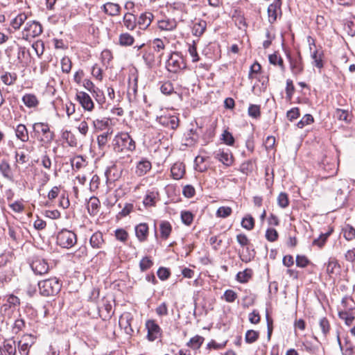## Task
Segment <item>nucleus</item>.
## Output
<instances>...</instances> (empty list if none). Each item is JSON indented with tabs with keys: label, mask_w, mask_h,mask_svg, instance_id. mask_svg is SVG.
Listing matches in <instances>:
<instances>
[{
	"label": "nucleus",
	"mask_w": 355,
	"mask_h": 355,
	"mask_svg": "<svg viewBox=\"0 0 355 355\" xmlns=\"http://www.w3.org/2000/svg\"><path fill=\"white\" fill-rule=\"evenodd\" d=\"M113 149L115 152L133 151L135 142L127 132H121L116 135L112 141Z\"/></svg>",
	"instance_id": "nucleus-1"
},
{
	"label": "nucleus",
	"mask_w": 355,
	"mask_h": 355,
	"mask_svg": "<svg viewBox=\"0 0 355 355\" xmlns=\"http://www.w3.org/2000/svg\"><path fill=\"white\" fill-rule=\"evenodd\" d=\"M38 287L42 295L54 296L61 290L62 284L58 278L52 277L39 282Z\"/></svg>",
	"instance_id": "nucleus-2"
},
{
	"label": "nucleus",
	"mask_w": 355,
	"mask_h": 355,
	"mask_svg": "<svg viewBox=\"0 0 355 355\" xmlns=\"http://www.w3.org/2000/svg\"><path fill=\"white\" fill-rule=\"evenodd\" d=\"M33 129L37 139L44 144H51L54 139L55 135L50 130L49 126L44 123H35Z\"/></svg>",
	"instance_id": "nucleus-3"
},
{
	"label": "nucleus",
	"mask_w": 355,
	"mask_h": 355,
	"mask_svg": "<svg viewBox=\"0 0 355 355\" xmlns=\"http://www.w3.org/2000/svg\"><path fill=\"white\" fill-rule=\"evenodd\" d=\"M187 68L185 58L180 52H173L166 62V69L169 72L178 73Z\"/></svg>",
	"instance_id": "nucleus-4"
},
{
	"label": "nucleus",
	"mask_w": 355,
	"mask_h": 355,
	"mask_svg": "<svg viewBox=\"0 0 355 355\" xmlns=\"http://www.w3.org/2000/svg\"><path fill=\"white\" fill-rule=\"evenodd\" d=\"M77 243L76 234L70 230L64 229L58 233L57 244L63 248H71Z\"/></svg>",
	"instance_id": "nucleus-5"
},
{
	"label": "nucleus",
	"mask_w": 355,
	"mask_h": 355,
	"mask_svg": "<svg viewBox=\"0 0 355 355\" xmlns=\"http://www.w3.org/2000/svg\"><path fill=\"white\" fill-rule=\"evenodd\" d=\"M30 266L35 275H42L48 272L49 266L47 261L39 256H33L29 259Z\"/></svg>",
	"instance_id": "nucleus-6"
},
{
	"label": "nucleus",
	"mask_w": 355,
	"mask_h": 355,
	"mask_svg": "<svg viewBox=\"0 0 355 355\" xmlns=\"http://www.w3.org/2000/svg\"><path fill=\"white\" fill-rule=\"evenodd\" d=\"M42 33V25L35 21H30L26 24L23 31V38L28 40L31 37L39 36Z\"/></svg>",
	"instance_id": "nucleus-7"
},
{
	"label": "nucleus",
	"mask_w": 355,
	"mask_h": 355,
	"mask_svg": "<svg viewBox=\"0 0 355 355\" xmlns=\"http://www.w3.org/2000/svg\"><path fill=\"white\" fill-rule=\"evenodd\" d=\"M145 327L148 331L147 339L149 341L153 342L161 336L162 329L155 320H147Z\"/></svg>",
	"instance_id": "nucleus-8"
},
{
	"label": "nucleus",
	"mask_w": 355,
	"mask_h": 355,
	"mask_svg": "<svg viewBox=\"0 0 355 355\" xmlns=\"http://www.w3.org/2000/svg\"><path fill=\"white\" fill-rule=\"evenodd\" d=\"M291 70L293 75H299L302 73L304 70V64L302 62V58L300 53L295 56L291 57L290 55H287Z\"/></svg>",
	"instance_id": "nucleus-9"
},
{
	"label": "nucleus",
	"mask_w": 355,
	"mask_h": 355,
	"mask_svg": "<svg viewBox=\"0 0 355 355\" xmlns=\"http://www.w3.org/2000/svg\"><path fill=\"white\" fill-rule=\"evenodd\" d=\"M17 344L13 338L6 339L0 345V355H16Z\"/></svg>",
	"instance_id": "nucleus-10"
},
{
	"label": "nucleus",
	"mask_w": 355,
	"mask_h": 355,
	"mask_svg": "<svg viewBox=\"0 0 355 355\" xmlns=\"http://www.w3.org/2000/svg\"><path fill=\"white\" fill-rule=\"evenodd\" d=\"M76 98L82 107L88 111L94 109V103L90 96L85 92H78Z\"/></svg>",
	"instance_id": "nucleus-11"
},
{
	"label": "nucleus",
	"mask_w": 355,
	"mask_h": 355,
	"mask_svg": "<svg viewBox=\"0 0 355 355\" xmlns=\"http://www.w3.org/2000/svg\"><path fill=\"white\" fill-rule=\"evenodd\" d=\"M157 121L162 125L171 128L176 129L179 125V119L176 116L164 115L157 117Z\"/></svg>",
	"instance_id": "nucleus-12"
},
{
	"label": "nucleus",
	"mask_w": 355,
	"mask_h": 355,
	"mask_svg": "<svg viewBox=\"0 0 355 355\" xmlns=\"http://www.w3.org/2000/svg\"><path fill=\"white\" fill-rule=\"evenodd\" d=\"M132 320V317L130 313H124L119 318V324L128 335H131L133 333V329L131 327Z\"/></svg>",
	"instance_id": "nucleus-13"
},
{
	"label": "nucleus",
	"mask_w": 355,
	"mask_h": 355,
	"mask_svg": "<svg viewBox=\"0 0 355 355\" xmlns=\"http://www.w3.org/2000/svg\"><path fill=\"white\" fill-rule=\"evenodd\" d=\"M282 0H274L268 8V21L273 24L277 20V11L281 9Z\"/></svg>",
	"instance_id": "nucleus-14"
},
{
	"label": "nucleus",
	"mask_w": 355,
	"mask_h": 355,
	"mask_svg": "<svg viewBox=\"0 0 355 355\" xmlns=\"http://www.w3.org/2000/svg\"><path fill=\"white\" fill-rule=\"evenodd\" d=\"M214 157L227 166H231L233 163V157L227 151L218 150L215 153Z\"/></svg>",
	"instance_id": "nucleus-15"
},
{
	"label": "nucleus",
	"mask_w": 355,
	"mask_h": 355,
	"mask_svg": "<svg viewBox=\"0 0 355 355\" xmlns=\"http://www.w3.org/2000/svg\"><path fill=\"white\" fill-rule=\"evenodd\" d=\"M151 168V163L146 159L140 160L137 166L135 173L138 176H143Z\"/></svg>",
	"instance_id": "nucleus-16"
},
{
	"label": "nucleus",
	"mask_w": 355,
	"mask_h": 355,
	"mask_svg": "<svg viewBox=\"0 0 355 355\" xmlns=\"http://www.w3.org/2000/svg\"><path fill=\"white\" fill-rule=\"evenodd\" d=\"M135 234L140 242L146 240L148 234V226L146 223H140L135 227Z\"/></svg>",
	"instance_id": "nucleus-17"
},
{
	"label": "nucleus",
	"mask_w": 355,
	"mask_h": 355,
	"mask_svg": "<svg viewBox=\"0 0 355 355\" xmlns=\"http://www.w3.org/2000/svg\"><path fill=\"white\" fill-rule=\"evenodd\" d=\"M102 9L110 16H116L120 13L121 6L118 3L107 2L102 6Z\"/></svg>",
	"instance_id": "nucleus-18"
},
{
	"label": "nucleus",
	"mask_w": 355,
	"mask_h": 355,
	"mask_svg": "<svg viewBox=\"0 0 355 355\" xmlns=\"http://www.w3.org/2000/svg\"><path fill=\"white\" fill-rule=\"evenodd\" d=\"M153 15L150 12L142 13L138 19V24L141 29L147 28L152 22Z\"/></svg>",
	"instance_id": "nucleus-19"
},
{
	"label": "nucleus",
	"mask_w": 355,
	"mask_h": 355,
	"mask_svg": "<svg viewBox=\"0 0 355 355\" xmlns=\"http://www.w3.org/2000/svg\"><path fill=\"white\" fill-rule=\"evenodd\" d=\"M171 175L175 180L182 178L185 173L184 166L182 163H175L171 168Z\"/></svg>",
	"instance_id": "nucleus-20"
},
{
	"label": "nucleus",
	"mask_w": 355,
	"mask_h": 355,
	"mask_svg": "<svg viewBox=\"0 0 355 355\" xmlns=\"http://www.w3.org/2000/svg\"><path fill=\"white\" fill-rule=\"evenodd\" d=\"M16 137L22 142H27L29 139L28 132L25 125L19 124L15 130Z\"/></svg>",
	"instance_id": "nucleus-21"
},
{
	"label": "nucleus",
	"mask_w": 355,
	"mask_h": 355,
	"mask_svg": "<svg viewBox=\"0 0 355 355\" xmlns=\"http://www.w3.org/2000/svg\"><path fill=\"white\" fill-rule=\"evenodd\" d=\"M207 28V22L205 20L200 19L193 23L192 27V33L193 35L200 37L201 36Z\"/></svg>",
	"instance_id": "nucleus-22"
},
{
	"label": "nucleus",
	"mask_w": 355,
	"mask_h": 355,
	"mask_svg": "<svg viewBox=\"0 0 355 355\" xmlns=\"http://www.w3.org/2000/svg\"><path fill=\"white\" fill-rule=\"evenodd\" d=\"M0 172L5 178L10 180L12 179V172L11 166L6 159H2L1 161Z\"/></svg>",
	"instance_id": "nucleus-23"
},
{
	"label": "nucleus",
	"mask_w": 355,
	"mask_h": 355,
	"mask_svg": "<svg viewBox=\"0 0 355 355\" xmlns=\"http://www.w3.org/2000/svg\"><path fill=\"white\" fill-rule=\"evenodd\" d=\"M123 21L125 28L130 31L134 30L136 27L137 18L130 12H127L124 15Z\"/></svg>",
	"instance_id": "nucleus-24"
},
{
	"label": "nucleus",
	"mask_w": 355,
	"mask_h": 355,
	"mask_svg": "<svg viewBox=\"0 0 355 355\" xmlns=\"http://www.w3.org/2000/svg\"><path fill=\"white\" fill-rule=\"evenodd\" d=\"M177 26L175 19H166L158 21V28L162 31H173Z\"/></svg>",
	"instance_id": "nucleus-25"
},
{
	"label": "nucleus",
	"mask_w": 355,
	"mask_h": 355,
	"mask_svg": "<svg viewBox=\"0 0 355 355\" xmlns=\"http://www.w3.org/2000/svg\"><path fill=\"white\" fill-rule=\"evenodd\" d=\"M22 101L28 107H35L39 104V101L35 94H27L22 97Z\"/></svg>",
	"instance_id": "nucleus-26"
},
{
	"label": "nucleus",
	"mask_w": 355,
	"mask_h": 355,
	"mask_svg": "<svg viewBox=\"0 0 355 355\" xmlns=\"http://www.w3.org/2000/svg\"><path fill=\"white\" fill-rule=\"evenodd\" d=\"M338 315L339 318L341 320H344L345 324L348 326H350L352 324L355 318L354 315L353 309H351L349 311H340L338 312Z\"/></svg>",
	"instance_id": "nucleus-27"
},
{
	"label": "nucleus",
	"mask_w": 355,
	"mask_h": 355,
	"mask_svg": "<svg viewBox=\"0 0 355 355\" xmlns=\"http://www.w3.org/2000/svg\"><path fill=\"white\" fill-rule=\"evenodd\" d=\"M268 60L271 64L279 66L282 71H285L286 68L284 64V60L277 53L275 52L269 55Z\"/></svg>",
	"instance_id": "nucleus-28"
},
{
	"label": "nucleus",
	"mask_w": 355,
	"mask_h": 355,
	"mask_svg": "<svg viewBox=\"0 0 355 355\" xmlns=\"http://www.w3.org/2000/svg\"><path fill=\"white\" fill-rule=\"evenodd\" d=\"M333 231L334 229L330 227L327 232L321 234L318 239H314L313 241V245H317L320 248H322L324 245L328 237L332 234Z\"/></svg>",
	"instance_id": "nucleus-29"
},
{
	"label": "nucleus",
	"mask_w": 355,
	"mask_h": 355,
	"mask_svg": "<svg viewBox=\"0 0 355 355\" xmlns=\"http://www.w3.org/2000/svg\"><path fill=\"white\" fill-rule=\"evenodd\" d=\"M100 201L96 197H91L87 203V209L91 215H95L98 211Z\"/></svg>",
	"instance_id": "nucleus-30"
},
{
	"label": "nucleus",
	"mask_w": 355,
	"mask_h": 355,
	"mask_svg": "<svg viewBox=\"0 0 355 355\" xmlns=\"http://www.w3.org/2000/svg\"><path fill=\"white\" fill-rule=\"evenodd\" d=\"M90 245L94 248H100L103 243V234L101 232H95L90 238Z\"/></svg>",
	"instance_id": "nucleus-31"
},
{
	"label": "nucleus",
	"mask_w": 355,
	"mask_h": 355,
	"mask_svg": "<svg viewBox=\"0 0 355 355\" xmlns=\"http://www.w3.org/2000/svg\"><path fill=\"white\" fill-rule=\"evenodd\" d=\"M311 58L313 60V64L317 68L321 69L323 67V53L315 49L311 54Z\"/></svg>",
	"instance_id": "nucleus-32"
},
{
	"label": "nucleus",
	"mask_w": 355,
	"mask_h": 355,
	"mask_svg": "<svg viewBox=\"0 0 355 355\" xmlns=\"http://www.w3.org/2000/svg\"><path fill=\"white\" fill-rule=\"evenodd\" d=\"M134 37L129 33H121L119 37V43L121 46H127L133 44Z\"/></svg>",
	"instance_id": "nucleus-33"
},
{
	"label": "nucleus",
	"mask_w": 355,
	"mask_h": 355,
	"mask_svg": "<svg viewBox=\"0 0 355 355\" xmlns=\"http://www.w3.org/2000/svg\"><path fill=\"white\" fill-rule=\"evenodd\" d=\"M111 120L107 118L96 119L93 121V125L96 130H103L110 126Z\"/></svg>",
	"instance_id": "nucleus-34"
},
{
	"label": "nucleus",
	"mask_w": 355,
	"mask_h": 355,
	"mask_svg": "<svg viewBox=\"0 0 355 355\" xmlns=\"http://www.w3.org/2000/svg\"><path fill=\"white\" fill-rule=\"evenodd\" d=\"M26 19V15L25 13H20L12 20L11 26L15 30H17L21 27V26Z\"/></svg>",
	"instance_id": "nucleus-35"
},
{
	"label": "nucleus",
	"mask_w": 355,
	"mask_h": 355,
	"mask_svg": "<svg viewBox=\"0 0 355 355\" xmlns=\"http://www.w3.org/2000/svg\"><path fill=\"white\" fill-rule=\"evenodd\" d=\"M172 230L171 225L168 221H162L160 224V233L162 238L166 239Z\"/></svg>",
	"instance_id": "nucleus-36"
},
{
	"label": "nucleus",
	"mask_w": 355,
	"mask_h": 355,
	"mask_svg": "<svg viewBox=\"0 0 355 355\" xmlns=\"http://www.w3.org/2000/svg\"><path fill=\"white\" fill-rule=\"evenodd\" d=\"M254 219L251 215H246L241 220V226L247 230H252L254 227Z\"/></svg>",
	"instance_id": "nucleus-37"
},
{
	"label": "nucleus",
	"mask_w": 355,
	"mask_h": 355,
	"mask_svg": "<svg viewBox=\"0 0 355 355\" xmlns=\"http://www.w3.org/2000/svg\"><path fill=\"white\" fill-rule=\"evenodd\" d=\"M343 236L347 241H352L355 239V229L352 225L347 224L343 228Z\"/></svg>",
	"instance_id": "nucleus-38"
},
{
	"label": "nucleus",
	"mask_w": 355,
	"mask_h": 355,
	"mask_svg": "<svg viewBox=\"0 0 355 355\" xmlns=\"http://www.w3.org/2000/svg\"><path fill=\"white\" fill-rule=\"evenodd\" d=\"M204 340L203 337L197 335L190 339L187 343V346L193 349H199L202 345Z\"/></svg>",
	"instance_id": "nucleus-39"
},
{
	"label": "nucleus",
	"mask_w": 355,
	"mask_h": 355,
	"mask_svg": "<svg viewBox=\"0 0 355 355\" xmlns=\"http://www.w3.org/2000/svg\"><path fill=\"white\" fill-rule=\"evenodd\" d=\"M71 164L73 168L79 170L85 166V159L81 156L78 155L71 159Z\"/></svg>",
	"instance_id": "nucleus-40"
},
{
	"label": "nucleus",
	"mask_w": 355,
	"mask_h": 355,
	"mask_svg": "<svg viewBox=\"0 0 355 355\" xmlns=\"http://www.w3.org/2000/svg\"><path fill=\"white\" fill-rule=\"evenodd\" d=\"M252 272L251 269H245L243 272H238L236 275L237 281L241 283H245L248 282V280L251 278Z\"/></svg>",
	"instance_id": "nucleus-41"
},
{
	"label": "nucleus",
	"mask_w": 355,
	"mask_h": 355,
	"mask_svg": "<svg viewBox=\"0 0 355 355\" xmlns=\"http://www.w3.org/2000/svg\"><path fill=\"white\" fill-rule=\"evenodd\" d=\"M259 337V333L254 330H248L245 333V340L247 343H253L256 342Z\"/></svg>",
	"instance_id": "nucleus-42"
},
{
	"label": "nucleus",
	"mask_w": 355,
	"mask_h": 355,
	"mask_svg": "<svg viewBox=\"0 0 355 355\" xmlns=\"http://www.w3.org/2000/svg\"><path fill=\"white\" fill-rule=\"evenodd\" d=\"M277 205L281 208H286L289 205V199L287 193L284 192H281L277 196Z\"/></svg>",
	"instance_id": "nucleus-43"
},
{
	"label": "nucleus",
	"mask_w": 355,
	"mask_h": 355,
	"mask_svg": "<svg viewBox=\"0 0 355 355\" xmlns=\"http://www.w3.org/2000/svg\"><path fill=\"white\" fill-rule=\"evenodd\" d=\"M112 131H110V128L106 132H104L97 137V142L101 148H103L107 143L108 137L112 134Z\"/></svg>",
	"instance_id": "nucleus-44"
},
{
	"label": "nucleus",
	"mask_w": 355,
	"mask_h": 355,
	"mask_svg": "<svg viewBox=\"0 0 355 355\" xmlns=\"http://www.w3.org/2000/svg\"><path fill=\"white\" fill-rule=\"evenodd\" d=\"M94 98H95L96 101L101 105H103L105 103V96L104 95V93L102 90H101L99 88H96L94 92L92 93Z\"/></svg>",
	"instance_id": "nucleus-45"
},
{
	"label": "nucleus",
	"mask_w": 355,
	"mask_h": 355,
	"mask_svg": "<svg viewBox=\"0 0 355 355\" xmlns=\"http://www.w3.org/2000/svg\"><path fill=\"white\" fill-rule=\"evenodd\" d=\"M335 116L340 121H344L347 123L349 122L350 119H349V112L345 110L342 109H336L335 112Z\"/></svg>",
	"instance_id": "nucleus-46"
},
{
	"label": "nucleus",
	"mask_w": 355,
	"mask_h": 355,
	"mask_svg": "<svg viewBox=\"0 0 355 355\" xmlns=\"http://www.w3.org/2000/svg\"><path fill=\"white\" fill-rule=\"evenodd\" d=\"M1 79L4 84L7 85H11L17 80V74L15 73H6L5 74L1 76Z\"/></svg>",
	"instance_id": "nucleus-47"
},
{
	"label": "nucleus",
	"mask_w": 355,
	"mask_h": 355,
	"mask_svg": "<svg viewBox=\"0 0 355 355\" xmlns=\"http://www.w3.org/2000/svg\"><path fill=\"white\" fill-rule=\"evenodd\" d=\"M319 327L322 331L323 336H326L330 330V324L326 318H322L320 320Z\"/></svg>",
	"instance_id": "nucleus-48"
},
{
	"label": "nucleus",
	"mask_w": 355,
	"mask_h": 355,
	"mask_svg": "<svg viewBox=\"0 0 355 355\" xmlns=\"http://www.w3.org/2000/svg\"><path fill=\"white\" fill-rule=\"evenodd\" d=\"M248 113L252 118H259L261 116L260 106L258 105H250L248 107Z\"/></svg>",
	"instance_id": "nucleus-49"
},
{
	"label": "nucleus",
	"mask_w": 355,
	"mask_h": 355,
	"mask_svg": "<svg viewBox=\"0 0 355 355\" xmlns=\"http://www.w3.org/2000/svg\"><path fill=\"white\" fill-rule=\"evenodd\" d=\"M157 193L153 191H148L144 199V204L146 206H153L155 204V198Z\"/></svg>",
	"instance_id": "nucleus-50"
},
{
	"label": "nucleus",
	"mask_w": 355,
	"mask_h": 355,
	"mask_svg": "<svg viewBox=\"0 0 355 355\" xmlns=\"http://www.w3.org/2000/svg\"><path fill=\"white\" fill-rule=\"evenodd\" d=\"M313 122V117L311 114H305L301 120L297 123V125L299 128H303L305 125H309Z\"/></svg>",
	"instance_id": "nucleus-51"
},
{
	"label": "nucleus",
	"mask_w": 355,
	"mask_h": 355,
	"mask_svg": "<svg viewBox=\"0 0 355 355\" xmlns=\"http://www.w3.org/2000/svg\"><path fill=\"white\" fill-rule=\"evenodd\" d=\"M160 91L165 95H170L174 92V87L171 82L167 81L161 85Z\"/></svg>",
	"instance_id": "nucleus-52"
},
{
	"label": "nucleus",
	"mask_w": 355,
	"mask_h": 355,
	"mask_svg": "<svg viewBox=\"0 0 355 355\" xmlns=\"http://www.w3.org/2000/svg\"><path fill=\"white\" fill-rule=\"evenodd\" d=\"M61 69L63 73H68L71 69V61L68 57H64L61 60Z\"/></svg>",
	"instance_id": "nucleus-53"
},
{
	"label": "nucleus",
	"mask_w": 355,
	"mask_h": 355,
	"mask_svg": "<svg viewBox=\"0 0 355 355\" xmlns=\"http://www.w3.org/2000/svg\"><path fill=\"white\" fill-rule=\"evenodd\" d=\"M295 92V87L293 83V80L291 79H288L286 80V99L288 101H291L293 95Z\"/></svg>",
	"instance_id": "nucleus-54"
},
{
	"label": "nucleus",
	"mask_w": 355,
	"mask_h": 355,
	"mask_svg": "<svg viewBox=\"0 0 355 355\" xmlns=\"http://www.w3.org/2000/svg\"><path fill=\"white\" fill-rule=\"evenodd\" d=\"M181 219L183 223L187 225H190L193 220V215L189 211H182Z\"/></svg>",
	"instance_id": "nucleus-55"
},
{
	"label": "nucleus",
	"mask_w": 355,
	"mask_h": 355,
	"mask_svg": "<svg viewBox=\"0 0 355 355\" xmlns=\"http://www.w3.org/2000/svg\"><path fill=\"white\" fill-rule=\"evenodd\" d=\"M232 210L230 207H220L217 211L216 216L221 218H227L231 215Z\"/></svg>",
	"instance_id": "nucleus-56"
},
{
	"label": "nucleus",
	"mask_w": 355,
	"mask_h": 355,
	"mask_svg": "<svg viewBox=\"0 0 355 355\" xmlns=\"http://www.w3.org/2000/svg\"><path fill=\"white\" fill-rule=\"evenodd\" d=\"M153 264L152 260L149 257H145L140 261L139 268L144 272L149 269Z\"/></svg>",
	"instance_id": "nucleus-57"
},
{
	"label": "nucleus",
	"mask_w": 355,
	"mask_h": 355,
	"mask_svg": "<svg viewBox=\"0 0 355 355\" xmlns=\"http://www.w3.org/2000/svg\"><path fill=\"white\" fill-rule=\"evenodd\" d=\"M266 238L270 242H274L278 239V233L275 229L268 228L266 232Z\"/></svg>",
	"instance_id": "nucleus-58"
},
{
	"label": "nucleus",
	"mask_w": 355,
	"mask_h": 355,
	"mask_svg": "<svg viewBox=\"0 0 355 355\" xmlns=\"http://www.w3.org/2000/svg\"><path fill=\"white\" fill-rule=\"evenodd\" d=\"M153 47L155 51L161 53L160 55H162L163 53L162 51L164 49L165 45L162 40L157 38L153 42Z\"/></svg>",
	"instance_id": "nucleus-59"
},
{
	"label": "nucleus",
	"mask_w": 355,
	"mask_h": 355,
	"mask_svg": "<svg viewBox=\"0 0 355 355\" xmlns=\"http://www.w3.org/2000/svg\"><path fill=\"white\" fill-rule=\"evenodd\" d=\"M188 52L192 58V62H196L199 60L200 58L197 52L196 46L193 42V44H189L188 48Z\"/></svg>",
	"instance_id": "nucleus-60"
},
{
	"label": "nucleus",
	"mask_w": 355,
	"mask_h": 355,
	"mask_svg": "<svg viewBox=\"0 0 355 355\" xmlns=\"http://www.w3.org/2000/svg\"><path fill=\"white\" fill-rule=\"evenodd\" d=\"M222 140L225 144L229 146H232L234 143V138L232 136V133H230L227 130H225L222 135Z\"/></svg>",
	"instance_id": "nucleus-61"
},
{
	"label": "nucleus",
	"mask_w": 355,
	"mask_h": 355,
	"mask_svg": "<svg viewBox=\"0 0 355 355\" xmlns=\"http://www.w3.org/2000/svg\"><path fill=\"white\" fill-rule=\"evenodd\" d=\"M115 236L117 240L121 242H125L128 238V234L123 229H117L115 230Z\"/></svg>",
	"instance_id": "nucleus-62"
},
{
	"label": "nucleus",
	"mask_w": 355,
	"mask_h": 355,
	"mask_svg": "<svg viewBox=\"0 0 355 355\" xmlns=\"http://www.w3.org/2000/svg\"><path fill=\"white\" fill-rule=\"evenodd\" d=\"M182 193L186 198H190L194 196L196 191L193 186L188 184L184 187Z\"/></svg>",
	"instance_id": "nucleus-63"
},
{
	"label": "nucleus",
	"mask_w": 355,
	"mask_h": 355,
	"mask_svg": "<svg viewBox=\"0 0 355 355\" xmlns=\"http://www.w3.org/2000/svg\"><path fill=\"white\" fill-rule=\"evenodd\" d=\"M224 298L227 302H233L237 298V294L233 290L228 289L224 293Z\"/></svg>",
	"instance_id": "nucleus-64"
}]
</instances>
